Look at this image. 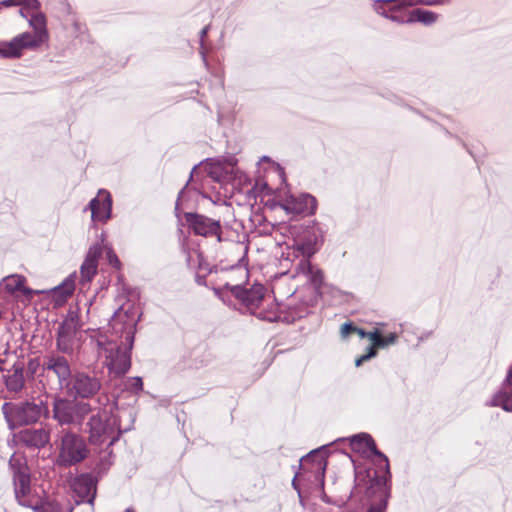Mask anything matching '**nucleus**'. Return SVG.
I'll return each instance as SVG.
<instances>
[{
	"instance_id": "1",
	"label": "nucleus",
	"mask_w": 512,
	"mask_h": 512,
	"mask_svg": "<svg viewBox=\"0 0 512 512\" xmlns=\"http://www.w3.org/2000/svg\"><path fill=\"white\" fill-rule=\"evenodd\" d=\"M128 313L129 310L121 307L112 318L114 327L118 322H123L125 326V340L122 342L125 347L112 340H97L99 353L105 357L104 365L107 367L111 379L123 377L131 367V350L134 343L136 319L134 316L130 317Z\"/></svg>"
},
{
	"instance_id": "2",
	"label": "nucleus",
	"mask_w": 512,
	"mask_h": 512,
	"mask_svg": "<svg viewBox=\"0 0 512 512\" xmlns=\"http://www.w3.org/2000/svg\"><path fill=\"white\" fill-rule=\"evenodd\" d=\"M97 403L99 407H94L93 412L95 413L87 422L89 440L92 444L108 443V446H112L120 435L117 419L112 413L114 403L109 402L106 394H100L97 397Z\"/></svg>"
},
{
	"instance_id": "3",
	"label": "nucleus",
	"mask_w": 512,
	"mask_h": 512,
	"mask_svg": "<svg viewBox=\"0 0 512 512\" xmlns=\"http://www.w3.org/2000/svg\"><path fill=\"white\" fill-rule=\"evenodd\" d=\"M2 413L9 429L37 423L42 417L48 418L50 409L47 400L32 397L19 402H5Z\"/></svg>"
},
{
	"instance_id": "4",
	"label": "nucleus",
	"mask_w": 512,
	"mask_h": 512,
	"mask_svg": "<svg viewBox=\"0 0 512 512\" xmlns=\"http://www.w3.org/2000/svg\"><path fill=\"white\" fill-rule=\"evenodd\" d=\"M94 407L79 400L55 396L52 404V418L61 427L81 428L85 418L93 413Z\"/></svg>"
},
{
	"instance_id": "5",
	"label": "nucleus",
	"mask_w": 512,
	"mask_h": 512,
	"mask_svg": "<svg viewBox=\"0 0 512 512\" xmlns=\"http://www.w3.org/2000/svg\"><path fill=\"white\" fill-rule=\"evenodd\" d=\"M89 455L85 439L71 429H63L59 436L57 463L69 467L81 463Z\"/></svg>"
},
{
	"instance_id": "6",
	"label": "nucleus",
	"mask_w": 512,
	"mask_h": 512,
	"mask_svg": "<svg viewBox=\"0 0 512 512\" xmlns=\"http://www.w3.org/2000/svg\"><path fill=\"white\" fill-rule=\"evenodd\" d=\"M102 387V378L96 371H77L66 388L71 396L84 401L99 397Z\"/></svg>"
},
{
	"instance_id": "7",
	"label": "nucleus",
	"mask_w": 512,
	"mask_h": 512,
	"mask_svg": "<svg viewBox=\"0 0 512 512\" xmlns=\"http://www.w3.org/2000/svg\"><path fill=\"white\" fill-rule=\"evenodd\" d=\"M224 289L228 290L253 315H255L259 306L267 301L265 299L266 289L262 284H254L251 288L247 289L240 285H230L227 283Z\"/></svg>"
},
{
	"instance_id": "8",
	"label": "nucleus",
	"mask_w": 512,
	"mask_h": 512,
	"mask_svg": "<svg viewBox=\"0 0 512 512\" xmlns=\"http://www.w3.org/2000/svg\"><path fill=\"white\" fill-rule=\"evenodd\" d=\"M14 456L11 457L9 464L13 469V483H14V492L15 497L18 503L24 507H31L33 510L37 512H41L43 509L42 506L35 505L32 506L30 501L27 499L31 488H30V475L27 473L26 468L22 465H19L17 468L14 464Z\"/></svg>"
},
{
	"instance_id": "9",
	"label": "nucleus",
	"mask_w": 512,
	"mask_h": 512,
	"mask_svg": "<svg viewBox=\"0 0 512 512\" xmlns=\"http://www.w3.org/2000/svg\"><path fill=\"white\" fill-rule=\"evenodd\" d=\"M43 371L54 374L60 387H68L73 377L71 365L64 355L52 352L43 358Z\"/></svg>"
},
{
	"instance_id": "10",
	"label": "nucleus",
	"mask_w": 512,
	"mask_h": 512,
	"mask_svg": "<svg viewBox=\"0 0 512 512\" xmlns=\"http://www.w3.org/2000/svg\"><path fill=\"white\" fill-rule=\"evenodd\" d=\"M73 499L76 505L88 503L94 505L97 493V479L91 474H80L71 483Z\"/></svg>"
},
{
	"instance_id": "11",
	"label": "nucleus",
	"mask_w": 512,
	"mask_h": 512,
	"mask_svg": "<svg viewBox=\"0 0 512 512\" xmlns=\"http://www.w3.org/2000/svg\"><path fill=\"white\" fill-rule=\"evenodd\" d=\"M76 316L67 317L58 327L56 348L64 355H73L77 336Z\"/></svg>"
},
{
	"instance_id": "12",
	"label": "nucleus",
	"mask_w": 512,
	"mask_h": 512,
	"mask_svg": "<svg viewBox=\"0 0 512 512\" xmlns=\"http://www.w3.org/2000/svg\"><path fill=\"white\" fill-rule=\"evenodd\" d=\"M184 217L189 229H191L196 235L204 237L215 236L218 241L221 240V225L218 220L191 212L185 213Z\"/></svg>"
},
{
	"instance_id": "13",
	"label": "nucleus",
	"mask_w": 512,
	"mask_h": 512,
	"mask_svg": "<svg viewBox=\"0 0 512 512\" xmlns=\"http://www.w3.org/2000/svg\"><path fill=\"white\" fill-rule=\"evenodd\" d=\"M281 208L293 216L312 215L316 211V199L307 193L287 195L280 203Z\"/></svg>"
},
{
	"instance_id": "14",
	"label": "nucleus",
	"mask_w": 512,
	"mask_h": 512,
	"mask_svg": "<svg viewBox=\"0 0 512 512\" xmlns=\"http://www.w3.org/2000/svg\"><path fill=\"white\" fill-rule=\"evenodd\" d=\"M2 378L6 391L12 397L20 396L26 388L24 363L20 361L15 362L11 368L5 369Z\"/></svg>"
},
{
	"instance_id": "15",
	"label": "nucleus",
	"mask_w": 512,
	"mask_h": 512,
	"mask_svg": "<svg viewBox=\"0 0 512 512\" xmlns=\"http://www.w3.org/2000/svg\"><path fill=\"white\" fill-rule=\"evenodd\" d=\"M322 241V235L318 228L307 227L303 230L295 240L296 249L301 252L303 258L308 259L314 255L318 249L319 243Z\"/></svg>"
},
{
	"instance_id": "16",
	"label": "nucleus",
	"mask_w": 512,
	"mask_h": 512,
	"mask_svg": "<svg viewBox=\"0 0 512 512\" xmlns=\"http://www.w3.org/2000/svg\"><path fill=\"white\" fill-rule=\"evenodd\" d=\"M89 209L94 221L106 222L112 212L111 194L107 190H99L97 196L90 201Z\"/></svg>"
},
{
	"instance_id": "17",
	"label": "nucleus",
	"mask_w": 512,
	"mask_h": 512,
	"mask_svg": "<svg viewBox=\"0 0 512 512\" xmlns=\"http://www.w3.org/2000/svg\"><path fill=\"white\" fill-rule=\"evenodd\" d=\"M350 445H351V448L356 452L364 454L367 451H370L371 453H373L384 464L386 473L390 474L389 461H388L387 456L377 449L375 441L369 434L359 433V434L353 435L350 438Z\"/></svg>"
},
{
	"instance_id": "18",
	"label": "nucleus",
	"mask_w": 512,
	"mask_h": 512,
	"mask_svg": "<svg viewBox=\"0 0 512 512\" xmlns=\"http://www.w3.org/2000/svg\"><path fill=\"white\" fill-rule=\"evenodd\" d=\"M24 49H36L35 42L30 37V32H24L15 36L10 41H3L2 57L18 58Z\"/></svg>"
},
{
	"instance_id": "19",
	"label": "nucleus",
	"mask_w": 512,
	"mask_h": 512,
	"mask_svg": "<svg viewBox=\"0 0 512 512\" xmlns=\"http://www.w3.org/2000/svg\"><path fill=\"white\" fill-rule=\"evenodd\" d=\"M20 443L28 448L40 449L50 441V430L45 427L26 428L19 432Z\"/></svg>"
},
{
	"instance_id": "20",
	"label": "nucleus",
	"mask_w": 512,
	"mask_h": 512,
	"mask_svg": "<svg viewBox=\"0 0 512 512\" xmlns=\"http://www.w3.org/2000/svg\"><path fill=\"white\" fill-rule=\"evenodd\" d=\"M486 405L490 407H501L506 412H512V367L509 368L500 389Z\"/></svg>"
},
{
	"instance_id": "21",
	"label": "nucleus",
	"mask_w": 512,
	"mask_h": 512,
	"mask_svg": "<svg viewBox=\"0 0 512 512\" xmlns=\"http://www.w3.org/2000/svg\"><path fill=\"white\" fill-rule=\"evenodd\" d=\"M28 22L33 29V33L30 32V37L35 42L36 48H38L48 39L46 17L40 10L31 11Z\"/></svg>"
},
{
	"instance_id": "22",
	"label": "nucleus",
	"mask_w": 512,
	"mask_h": 512,
	"mask_svg": "<svg viewBox=\"0 0 512 512\" xmlns=\"http://www.w3.org/2000/svg\"><path fill=\"white\" fill-rule=\"evenodd\" d=\"M25 277L21 275H10L4 279V287L9 293L22 292L27 297L40 293L24 286Z\"/></svg>"
},
{
	"instance_id": "23",
	"label": "nucleus",
	"mask_w": 512,
	"mask_h": 512,
	"mask_svg": "<svg viewBox=\"0 0 512 512\" xmlns=\"http://www.w3.org/2000/svg\"><path fill=\"white\" fill-rule=\"evenodd\" d=\"M299 273L309 277V280L315 287H319L323 283V272L319 268L312 265L309 259L300 260L297 268Z\"/></svg>"
},
{
	"instance_id": "24",
	"label": "nucleus",
	"mask_w": 512,
	"mask_h": 512,
	"mask_svg": "<svg viewBox=\"0 0 512 512\" xmlns=\"http://www.w3.org/2000/svg\"><path fill=\"white\" fill-rule=\"evenodd\" d=\"M376 487L379 492L380 499L378 502L372 503L367 512H386L388 499L390 498V488L386 484V479L377 480Z\"/></svg>"
},
{
	"instance_id": "25",
	"label": "nucleus",
	"mask_w": 512,
	"mask_h": 512,
	"mask_svg": "<svg viewBox=\"0 0 512 512\" xmlns=\"http://www.w3.org/2000/svg\"><path fill=\"white\" fill-rule=\"evenodd\" d=\"M268 302V300L266 301ZM255 316L261 320L268 322H277L281 320V312L278 303L274 300L267 303L266 307L256 310Z\"/></svg>"
},
{
	"instance_id": "26",
	"label": "nucleus",
	"mask_w": 512,
	"mask_h": 512,
	"mask_svg": "<svg viewBox=\"0 0 512 512\" xmlns=\"http://www.w3.org/2000/svg\"><path fill=\"white\" fill-rule=\"evenodd\" d=\"M105 445L106 448L100 452L95 466V470L98 475L104 474L113 464L114 456L111 446H108V443H105Z\"/></svg>"
},
{
	"instance_id": "27",
	"label": "nucleus",
	"mask_w": 512,
	"mask_h": 512,
	"mask_svg": "<svg viewBox=\"0 0 512 512\" xmlns=\"http://www.w3.org/2000/svg\"><path fill=\"white\" fill-rule=\"evenodd\" d=\"M395 0H379L376 2V4L374 5V9L375 11L378 13V14H381L383 15L384 17L386 18H389L393 21H397V22H404L403 19H400V17L397 15V11L392 9L390 11V13H388L385 9H384V4H390L392 2H394ZM400 4L401 5H407V2L403 1V0H400ZM408 6H410L408 4Z\"/></svg>"
},
{
	"instance_id": "28",
	"label": "nucleus",
	"mask_w": 512,
	"mask_h": 512,
	"mask_svg": "<svg viewBox=\"0 0 512 512\" xmlns=\"http://www.w3.org/2000/svg\"><path fill=\"white\" fill-rule=\"evenodd\" d=\"M97 264H94L91 260H84L81 265V283L83 285L89 283L97 272Z\"/></svg>"
},
{
	"instance_id": "29",
	"label": "nucleus",
	"mask_w": 512,
	"mask_h": 512,
	"mask_svg": "<svg viewBox=\"0 0 512 512\" xmlns=\"http://www.w3.org/2000/svg\"><path fill=\"white\" fill-rule=\"evenodd\" d=\"M413 19L422 22L424 24H432L436 20V15L433 12L425 11L421 9H415L412 12Z\"/></svg>"
},
{
	"instance_id": "30",
	"label": "nucleus",
	"mask_w": 512,
	"mask_h": 512,
	"mask_svg": "<svg viewBox=\"0 0 512 512\" xmlns=\"http://www.w3.org/2000/svg\"><path fill=\"white\" fill-rule=\"evenodd\" d=\"M125 389L131 393L138 394L143 390V381L141 377H130L127 379Z\"/></svg>"
},
{
	"instance_id": "31",
	"label": "nucleus",
	"mask_w": 512,
	"mask_h": 512,
	"mask_svg": "<svg viewBox=\"0 0 512 512\" xmlns=\"http://www.w3.org/2000/svg\"><path fill=\"white\" fill-rule=\"evenodd\" d=\"M102 249L100 246L96 245L89 249L88 254L85 260H91L94 264L98 265V259L101 256Z\"/></svg>"
},
{
	"instance_id": "32",
	"label": "nucleus",
	"mask_w": 512,
	"mask_h": 512,
	"mask_svg": "<svg viewBox=\"0 0 512 512\" xmlns=\"http://www.w3.org/2000/svg\"><path fill=\"white\" fill-rule=\"evenodd\" d=\"M20 1V7H23L24 9H29L31 11H37L40 10L41 3L39 0H19Z\"/></svg>"
},
{
	"instance_id": "33",
	"label": "nucleus",
	"mask_w": 512,
	"mask_h": 512,
	"mask_svg": "<svg viewBox=\"0 0 512 512\" xmlns=\"http://www.w3.org/2000/svg\"><path fill=\"white\" fill-rule=\"evenodd\" d=\"M106 256L109 264L113 266L114 268L119 269L121 266L120 260L118 259L115 252L112 250V248H108L106 251Z\"/></svg>"
},
{
	"instance_id": "34",
	"label": "nucleus",
	"mask_w": 512,
	"mask_h": 512,
	"mask_svg": "<svg viewBox=\"0 0 512 512\" xmlns=\"http://www.w3.org/2000/svg\"><path fill=\"white\" fill-rule=\"evenodd\" d=\"M398 339L396 333H390L387 337H381V341L378 343V348H384L388 345L394 344Z\"/></svg>"
},
{
	"instance_id": "35",
	"label": "nucleus",
	"mask_w": 512,
	"mask_h": 512,
	"mask_svg": "<svg viewBox=\"0 0 512 512\" xmlns=\"http://www.w3.org/2000/svg\"><path fill=\"white\" fill-rule=\"evenodd\" d=\"M74 290L73 284H65L63 287L59 286L55 289L56 293L63 295L64 297H68L72 294Z\"/></svg>"
},
{
	"instance_id": "36",
	"label": "nucleus",
	"mask_w": 512,
	"mask_h": 512,
	"mask_svg": "<svg viewBox=\"0 0 512 512\" xmlns=\"http://www.w3.org/2000/svg\"><path fill=\"white\" fill-rule=\"evenodd\" d=\"M366 335L373 342V347H378V343L381 341L379 330L375 329L373 331H369Z\"/></svg>"
},
{
	"instance_id": "37",
	"label": "nucleus",
	"mask_w": 512,
	"mask_h": 512,
	"mask_svg": "<svg viewBox=\"0 0 512 512\" xmlns=\"http://www.w3.org/2000/svg\"><path fill=\"white\" fill-rule=\"evenodd\" d=\"M357 328L352 325V323H344L341 326V335L342 337H347L351 332H355Z\"/></svg>"
},
{
	"instance_id": "38",
	"label": "nucleus",
	"mask_w": 512,
	"mask_h": 512,
	"mask_svg": "<svg viewBox=\"0 0 512 512\" xmlns=\"http://www.w3.org/2000/svg\"><path fill=\"white\" fill-rule=\"evenodd\" d=\"M376 354H377L376 349L373 346H371V347L368 348V352L366 354L362 355L360 357V359H361L362 362H365V361L375 357Z\"/></svg>"
},
{
	"instance_id": "39",
	"label": "nucleus",
	"mask_w": 512,
	"mask_h": 512,
	"mask_svg": "<svg viewBox=\"0 0 512 512\" xmlns=\"http://www.w3.org/2000/svg\"><path fill=\"white\" fill-rule=\"evenodd\" d=\"M0 5H2L3 7L19 6L20 1L19 0H3L0 2Z\"/></svg>"
},
{
	"instance_id": "40",
	"label": "nucleus",
	"mask_w": 512,
	"mask_h": 512,
	"mask_svg": "<svg viewBox=\"0 0 512 512\" xmlns=\"http://www.w3.org/2000/svg\"><path fill=\"white\" fill-rule=\"evenodd\" d=\"M186 194V187H184L183 189L180 190L179 194H178V199L176 201V206H175V210L178 211L179 209V205L180 203L183 201L184 199V196Z\"/></svg>"
},
{
	"instance_id": "41",
	"label": "nucleus",
	"mask_w": 512,
	"mask_h": 512,
	"mask_svg": "<svg viewBox=\"0 0 512 512\" xmlns=\"http://www.w3.org/2000/svg\"><path fill=\"white\" fill-rule=\"evenodd\" d=\"M325 467H326L325 464H323L322 462H319L318 465H317V468H316V472L319 473L322 478L324 477ZM321 484L322 485L324 484V480L323 479L321 480Z\"/></svg>"
},
{
	"instance_id": "42",
	"label": "nucleus",
	"mask_w": 512,
	"mask_h": 512,
	"mask_svg": "<svg viewBox=\"0 0 512 512\" xmlns=\"http://www.w3.org/2000/svg\"><path fill=\"white\" fill-rule=\"evenodd\" d=\"M30 10L29 9H24L23 7L19 10V13L22 17L24 18H28L29 19V15L31 14V12H29Z\"/></svg>"
},
{
	"instance_id": "43",
	"label": "nucleus",
	"mask_w": 512,
	"mask_h": 512,
	"mask_svg": "<svg viewBox=\"0 0 512 512\" xmlns=\"http://www.w3.org/2000/svg\"><path fill=\"white\" fill-rule=\"evenodd\" d=\"M207 32H208V27H204L201 31H200V38H201V41L204 39V37L207 35Z\"/></svg>"
},
{
	"instance_id": "44",
	"label": "nucleus",
	"mask_w": 512,
	"mask_h": 512,
	"mask_svg": "<svg viewBox=\"0 0 512 512\" xmlns=\"http://www.w3.org/2000/svg\"><path fill=\"white\" fill-rule=\"evenodd\" d=\"M355 332H357L361 337H367V335H366V334H367V332H365V331H364V330H362V329H358V328H357V330H355Z\"/></svg>"
},
{
	"instance_id": "45",
	"label": "nucleus",
	"mask_w": 512,
	"mask_h": 512,
	"mask_svg": "<svg viewBox=\"0 0 512 512\" xmlns=\"http://www.w3.org/2000/svg\"><path fill=\"white\" fill-rule=\"evenodd\" d=\"M292 485L293 487L296 489V490H299L298 486H297V482H296V477L293 479L292 481Z\"/></svg>"
},
{
	"instance_id": "46",
	"label": "nucleus",
	"mask_w": 512,
	"mask_h": 512,
	"mask_svg": "<svg viewBox=\"0 0 512 512\" xmlns=\"http://www.w3.org/2000/svg\"><path fill=\"white\" fill-rule=\"evenodd\" d=\"M362 363H363V362L361 361L360 357H359L358 359H356V361H355V365H356L357 367H359Z\"/></svg>"
},
{
	"instance_id": "47",
	"label": "nucleus",
	"mask_w": 512,
	"mask_h": 512,
	"mask_svg": "<svg viewBox=\"0 0 512 512\" xmlns=\"http://www.w3.org/2000/svg\"><path fill=\"white\" fill-rule=\"evenodd\" d=\"M3 362H4V361H3L2 359H0V372H2V373L4 374L5 369H3V368H2V364H3Z\"/></svg>"
},
{
	"instance_id": "48",
	"label": "nucleus",
	"mask_w": 512,
	"mask_h": 512,
	"mask_svg": "<svg viewBox=\"0 0 512 512\" xmlns=\"http://www.w3.org/2000/svg\"><path fill=\"white\" fill-rule=\"evenodd\" d=\"M2 46H3V41H0V55L2 56Z\"/></svg>"
},
{
	"instance_id": "49",
	"label": "nucleus",
	"mask_w": 512,
	"mask_h": 512,
	"mask_svg": "<svg viewBox=\"0 0 512 512\" xmlns=\"http://www.w3.org/2000/svg\"><path fill=\"white\" fill-rule=\"evenodd\" d=\"M125 512H135V511L133 509H131V508H128V509L125 510Z\"/></svg>"
},
{
	"instance_id": "50",
	"label": "nucleus",
	"mask_w": 512,
	"mask_h": 512,
	"mask_svg": "<svg viewBox=\"0 0 512 512\" xmlns=\"http://www.w3.org/2000/svg\"><path fill=\"white\" fill-rule=\"evenodd\" d=\"M202 56H203L204 62L206 63V57L204 56V54H202Z\"/></svg>"
},
{
	"instance_id": "51",
	"label": "nucleus",
	"mask_w": 512,
	"mask_h": 512,
	"mask_svg": "<svg viewBox=\"0 0 512 512\" xmlns=\"http://www.w3.org/2000/svg\"><path fill=\"white\" fill-rule=\"evenodd\" d=\"M2 7H3V6H2V5H0V9H1Z\"/></svg>"
}]
</instances>
